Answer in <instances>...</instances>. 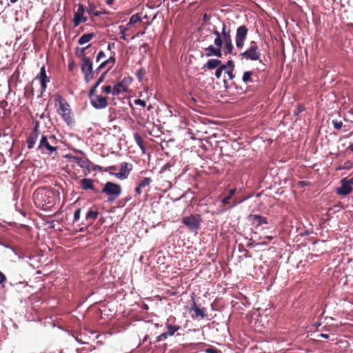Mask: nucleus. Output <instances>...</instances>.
<instances>
[{
    "label": "nucleus",
    "instance_id": "obj_48",
    "mask_svg": "<svg viewBox=\"0 0 353 353\" xmlns=\"http://www.w3.org/2000/svg\"><path fill=\"white\" fill-rule=\"evenodd\" d=\"M117 170V167L116 165H111V166H109V167H107V168H105L104 169V172H108L110 171L112 172V171H115Z\"/></svg>",
    "mask_w": 353,
    "mask_h": 353
},
{
    "label": "nucleus",
    "instance_id": "obj_20",
    "mask_svg": "<svg viewBox=\"0 0 353 353\" xmlns=\"http://www.w3.org/2000/svg\"><path fill=\"white\" fill-rule=\"evenodd\" d=\"M73 159L79 167L81 168H86L88 170L90 171V165H92V162L88 159L77 157H73Z\"/></svg>",
    "mask_w": 353,
    "mask_h": 353
},
{
    "label": "nucleus",
    "instance_id": "obj_44",
    "mask_svg": "<svg viewBox=\"0 0 353 353\" xmlns=\"http://www.w3.org/2000/svg\"><path fill=\"white\" fill-rule=\"evenodd\" d=\"M105 53L101 50L98 52L97 55V58H96V61L97 62H99L100 61V60L103 58H105Z\"/></svg>",
    "mask_w": 353,
    "mask_h": 353
},
{
    "label": "nucleus",
    "instance_id": "obj_24",
    "mask_svg": "<svg viewBox=\"0 0 353 353\" xmlns=\"http://www.w3.org/2000/svg\"><path fill=\"white\" fill-rule=\"evenodd\" d=\"M99 212L97 210H90L86 215L85 219L89 221V223H92L98 217Z\"/></svg>",
    "mask_w": 353,
    "mask_h": 353
},
{
    "label": "nucleus",
    "instance_id": "obj_29",
    "mask_svg": "<svg viewBox=\"0 0 353 353\" xmlns=\"http://www.w3.org/2000/svg\"><path fill=\"white\" fill-rule=\"evenodd\" d=\"M353 168V162L347 161L342 166H339L336 170H350Z\"/></svg>",
    "mask_w": 353,
    "mask_h": 353
},
{
    "label": "nucleus",
    "instance_id": "obj_64",
    "mask_svg": "<svg viewBox=\"0 0 353 353\" xmlns=\"http://www.w3.org/2000/svg\"><path fill=\"white\" fill-rule=\"evenodd\" d=\"M102 63H104V65H105V67H106L107 65H108V66L110 65V64H109V62H108V59L105 60V61H103Z\"/></svg>",
    "mask_w": 353,
    "mask_h": 353
},
{
    "label": "nucleus",
    "instance_id": "obj_42",
    "mask_svg": "<svg viewBox=\"0 0 353 353\" xmlns=\"http://www.w3.org/2000/svg\"><path fill=\"white\" fill-rule=\"evenodd\" d=\"M81 208H78L75 210L74 214V221H79V219L80 218V215H81Z\"/></svg>",
    "mask_w": 353,
    "mask_h": 353
},
{
    "label": "nucleus",
    "instance_id": "obj_6",
    "mask_svg": "<svg viewBox=\"0 0 353 353\" xmlns=\"http://www.w3.org/2000/svg\"><path fill=\"white\" fill-rule=\"evenodd\" d=\"M81 70L84 75L85 82H89L94 77V71L91 59L85 55H81Z\"/></svg>",
    "mask_w": 353,
    "mask_h": 353
},
{
    "label": "nucleus",
    "instance_id": "obj_62",
    "mask_svg": "<svg viewBox=\"0 0 353 353\" xmlns=\"http://www.w3.org/2000/svg\"><path fill=\"white\" fill-rule=\"evenodd\" d=\"M114 43H109V44L108 45V50H111V48H113V47H114Z\"/></svg>",
    "mask_w": 353,
    "mask_h": 353
},
{
    "label": "nucleus",
    "instance_id": "obj_28",
    "mask_svg": "<svg viewBox=\"0 0 353 353\" xmlns=\"http://www.w3.org/2000/svg\"><path fill=\"white\" fill-rule=\"evenodd\" d=\"M134 140H135V142L137 143V144L141 149H143L144 148L143 141V139L141 137V135L139 133H134Z\"/></svg>",
    "mask_w": 353,
    "mask_h": 353
},
{
    "label": "nucleus",
    "instance_id": "obj_4",
    "mask_svg": "<svg viewBox=\"0 0 353 353\" xmlns=\"http://www.w3.org/2000/svg\"><path fill=\"white\" fill-rule=\"evenodd\" d=\"M54 100L59 104V108L57 109L58 114L61 116L62 119L68 125H72L74 121L71 116L70 105L67 101L61 95L56 96Z\"/></svg>",
    "mask_w": 353,
    "mask_h": 353
},
{
    "label": "nucleus",
    "instance_id": "obj_50",
    "mask_svg": "<svg viewBox=\"0 0 353 353\" xmlns=\"http://www.w3.org/2000/svg\"><path fill=\"white\" fill-rule=\"evenodd\" d=\"M233 70H227L226 73L228 74L230 79H232L234 77V75L233 74Z\"/></svg>",
    "mask_w": 353,
    "mask_h": 353
},
{
    "label": "nucleus",
    "instance_id": "obj_9",
    "mask_svg": "<svg viewBox=\"0 0 353 353\" xmlns=\"http://www.w3.org/2000/svg\"><path fill=\"white\" fill-rule=\"evenodd\" d=\"M243 59L251 61H258L261 57V52L256 43L254 41L250 42V48L245 52L240 54Z\"/></svg>",
    "mask_w": 353,
    "mask_h": 353
},
{
    "label": "nucleus",
    "instance_id": "obj_11",
    "mask_svg": "<svg viewBox=\"0 0 353 353\" xmlns=\"http://www.w3.org/2000/svg\"><path fill=\"white\" fill-rule=\"evenodd\" d=\"M132 170V165L128 162H123L121 164L120 171L119 172H110V174L115 176L117 178L123 180L128 177L130 172Z\"/></svg>",
    "mask_w": 353,
    "mask_h": 353
},
{
    "label": "nucleus",
    "instance_id": "obj_57",
    "mask_svg": "<svg viewBox=\"0 0 353 353\" xmlns=\"http://www.w3.org/2000/svg\"><path fill=\"white\" fill-rule=\"evenodd\" d=\"M320 336L322 337V338H324V339H328L329 338V335L327 334H321Z\"/></svg>",
    "mask_w": 353,
    "mask_h": 353
},
{
    "label": "nucleus",
    "instance_id": "obj_33",
    "mask_svg": "<svg viewBox=\"0 0 353 353\" xmlns=\"http://www.w3.org/2000/svg\"><path fill=\"white\" fill-rule=\"evenodd\" d=\"M145 74H146L145 70L143 68H141L137 72V77L139 81H141Z\"/></svg>",
    "mask_w": 353,
    "mask_h": 353
},
{
    "label": "nucleus",
    "instance_id": "obj_58",
    "mask_svg": "<svg viewBox=\"0 0 353 353\" xmlns=\"http://www.w3.org/2000/svg\"><path fill=\"white\" fill-rule=\"evenodd\" d=\"M87 21V17H84L83 15L82 16V17L81 18V23H84Z\"/></svg>",
    "mask_w": 353,
    "mask_h": 353
},
{
    "label": "nucleus",
    "instance_id": "obj_18",
    "mask_svg": "<svg viewBox=\"0 0 353 353\" xmlns=\"http://www.w3.org/2000/svg\"><path fill=\"white\" fill-rule=\"evenodd\" d=\"M191 310H193L195 313V314L192 315V318L201 317V319H203L207 316L205 308L199 307L195 301H194L192 303Z\"/></svg>",
    "mask_w": 353,
    "mask_h": 353
},
{
    "label": "nucleus",
    "instance_id": "obj_12",
    "mask_svg": "<svg viewBox=\"0 0 353 353\" xmlns=\"http://www.w3.org/2000/svg\"><path fill=\"white\" fill-rule=\"evenodd\" d=\"M35 79H39L41 83V93L46 91L47 88V83L50 81V77L46 74L45 66H42L40 70L39 74L35 77Z\"/></svg>",
    "mask_w": 353,
    "mask_h": 353
},
{
    "label": "nucleus",
    "instance_id": "obj_21",
    "mask_svg": "<svg viewBox=\"0 0 353 353\" xmlns=\"http://www.w3.org/2000/svg\"><path fill=\"white\" fill-rule=\"evenodd\" d=\"M222 61L219 59H209L207 63L203 65V69L208 68L209 70H213L216 68H219L221 65Z\"/></svg>",
    "mask_w": 353,
    "mask_h": 353
},
{
    "label": "nucleus",
    "instance_id": "obj_46",
    "mask_svg": "<svg viewBox=\"0 0 353 353\" xmlns=\"http://www.w3.org/2000/svg\"><path fill=\"white\" fill-rule=\"evenodd\" d=\"M134 103L136 105H139L142 107H145L146 105V102L143 100H141V99H136L134 101Z\"/></svg>",
    "mask_w": 353,
    "mask_h": 353
},
{
    "label": "nucleus",
    "instance_id": "obj_23",
    "mask_svg": "<svg viewBox=\"0 0 353 353\" xmlns=\"http://www.w3.org/2000/svg\"><path fill=\"white\" fill-rule=\"evenodd\" d=\"M141 21V18L139 17L138 14H133L130 17L128 23L125 26H124V28H126L127 30L128 31L131 28L132 25Z\"/></svg>",
    "mask_w": 353,
    "mask_h": 353
},
{
    "label": "nucleus",
    "instance_id": "obj_47",
    "mask_svg": "<svg viewBox=\"0 0 353 353\" xmlns=\"http://www.w3.org/2000/svg\"><path fill=\"white\" fill-rule=\"evenodd\" d=\"M30 134H36L37 137L39 136V123H37V124L34 127L32 132Z\"/></svg>",
    "mask_w": 353,
    "mask_h": 353
},
{
    "label": "nucleus",
    "instance_id": "obj_10",
    "mask_svg": "<svg viewBox=\"0 0 353 353\" xmlns=\"http://www.w3.org/2000/svg\"><path fill=\"white\" fill-rule=\"evenodd\" d=\"M248 29L245 26H241L236 30L235 42L239 49H242L244 46V41L247 37Z\"/></svg>",
    "mask_w": 353,
    "mask_h": 353
},
{
    "label": "nucleus",
    "instance_id": "obj_38",
    "mask_svg": "<svg viewBox=\"0 0 353 353\" xmlns=\"http://www.w3.org/2000/svg\"><path fill=\"white\" fill-rule=\"evenodd\" d=\"M225 66V70H234V63L232 60H228L226 64H223Z\"/></svg>",
    "mask_w": 353,
    "mask_h": 353
},
{
    "label": "nucleus",
    "instance_id": "obj_59",
    "mask_svg": "<svg viewBox=\"0 0 353 353\" xmlns=\"http://www.w3.org/2000/svg\"><path fill=\"white\" fill-rule=\"evenodd\" d=\"M88 47H90V45H89V46H88L87 47H85V48H81V52L82 53V55H84V54H84V52H85V50Z\"/></svg>",
    "mask_w": 353,
    "mask_h": 353
},
{
    "label": "nucleus",
    "instance_id": "obj_30",
    "mask_svg": "<svg viewBox=\"0 0 353 353\" xmlns=\"http://www.w3.org/2000/svg\"><path fill=\"white\" fill-rule=\"evenodd\" d=\"M151 182L152 179L150 177H145L139 183V188H145L148 186Z\"/></svg>",
    "mask_w": 353,
    "mask_h": 353
},
{
    "label": "nucleus",
    "instance_id": "obj_35",
    "mask_svg": "<svg viewBox=\"0 0 353 353\" xmlns=\"http://www.w3.org/2000/svg\"><path fill=\"white\" fill-rule=\"evenodd\" d=\"M104 169L105 168L98 165H94L92 163V165H90V170L92 171L104 172Z\"/></svg>",
    "mask_w": 353,
    "mask_h": 353
},
{
    "label": "nucleus",
    "instance_id": "obj_34",
    "mask_svg": "<svg viewBox=\"0 0 353 353\" xmlns=\"http://www.w3.org/2000/svg\"><path fill=\"white\" fill-rule=\"evenodd\" d=\"M113 54H114L113 56H110L108 59L109 64H110L108 69L106 70H108V72L114 66V65L115 64V62H116V59L114 57V52Z\"/></svg>",
    "mask_w": 353,
    "mask_h": 353
},
{
    "label": "nucleus",
    "instance_id": "obj_49",
    "mask_svg": "<svg viewBox=\"0 0 353 353\" xmlns=\"http://www.w3.org/2000/svg\"><path fill=\"white\" fill-rule=\"evenodd\" d=\"M345 183H347L350 187L353 185V176L350 179L344 178L343 179Z\"/></svg>",
    "mask_w": 353,
    "mask_h": 353
},
{
    "label": "nucleus",
    "instance_id": "obj_39",
    "mask_svg": "<svg viewBox=\"0 0 353 353\" xmlns=\"http://www.w3.org/2000/svg\"><path fill=\"white\" fill-rule=\"evenodd\" d=\"M239 203H241V201H237L236 199H234L231 201L230 205L229 206H228L227 208H225L224 210H230V209L234 208V206H236V205H238Z\"/></svg>",
    "mask_w": 353,
    "mask_h": 353
},
{
    "label": "nucleus",
    "instance_id": "obj_17",
    "mask_svg": "<svg viewBox=\"0 0 353 353\" xmlns=\"http://www.w3.org/2000/svg\"><path fill=\"white\" fill-rule=\"evenodd\" d=\"M248 219L252 224H255L256 227L268 223L267 218L259 214H250Z\"/></svg>",
    "mask_w": 353,
    "mask_h": 353
},
{
    "label": "nucleus",
    "instance_id": "obj_45",
    "mask_svg": "<svg viewBox=\"0 0 353 353\" xmlns=\"http://www.w3.org/2000/svg\"><path fill=\"white\" fill-rule=\"evenodd\" d=\"M205 352L206 353H220V351L215 347L208 348Z\"/></svg>",
    "mask_w": 353,
    "mask_h": 353
},
{
    "label": "nucleus",
    "instance_id": "obj_55",
    "mask_svg": "<svg viewBox=\"0 0 353 353\" xmlns=\"http://www.w3.org/2000/svg\"><path fill=\"white\" fill-rule=\"evenodd\" d=\"M141 188H139V185H138V186L135 188V192L137 194H138V195L141 194Z\"/></svg>",
    "mask_w": 353,
    "mask_h": 353
},
{
    "label": "nucleus",
    "instance_id": "obj_61",
    "mask_svg": "<svg viewBox=\"0 0 353 353\" xmlns=\"http://www.w3.org/2000/svg\"><path fill=\"white\" fill-rule=\"evenodd\" d=\"M141 48H148V44L146 43H143L141 46Z\"/></svg>",
    "mask_w": 353,
    "mask_h": 353
},
{
    "label": "nucleus",
    "instance_id": "obj_3",
    "mask_svg": "<svg viewBox=\"0 0 353 353\" xmlns=\"http://www.w3.org/2000/svg\"><path fill=\"white\" fill-rule=\"evenodd\" d=\"M57 140L54 135L42 134L37 149L43 153L52 154L57 150Z\"/></svg>",
    "mask_w": 353,
    "mask_h": 353
},
{
    "label": "nucleus",
    "instance_id": "obj_37",
    "mask_svg": "<svg viewBox=\"0 0 353 353\" xmlns=\"http://www.w3.org/2000/svg\"><path fill=\"white\" fill-rule=\"evenodd\" d=\"M108 73V70H105L101 75V77L99 78V79L97 81V82L95 83V87H98L105 79V77L106 75V74Z\"/></svg>",
    "mask_w": 353,
    "mask_h": 353
},
{
    "label": "nucleus",
    "instance_id": "obj_60",
    "mask_svg": "<svg viewBox=\"0 0 353 353\" xmlns=\"http://www.w3.org/2000/svg\"><path fill=\"white\" fill-rule=\"evenodd\" d=\"M347 149L353 152V143H350Z\"/></svg>",
    "mask_w": 353,
    "mask_h": 353
},
{
    "label": "nucleus",
    "instance_id": "obj_31",
    "mask_svg": "<svg viewBox=\"0 0 353 353\" xmlns=\"http://www.w3.org/2000/svg\"><path fill=\"white\" fill-rule=\"evenodd\" d=\"M119 28L120 30V33H121V37H120V39H123V40H127V38H126V32L128 31L126 28H124V26H119Z\"/></svg>",
    "mask_w": 353,
    "mask_h": 353
},
{
    "label": "nucleus",
    "instance_id": "obj_53",
    "mask_svg": "<svg viewBox=\"0 0 353 353\" xmlns=\"http://www.w3.org/2000/svg\"><path fill=\"white\" fill-rule=\"evenodd\" d=\"M236 192V189H230L228 192V195L230 196L232 198L234 195V194Z\"/></svg>",
    "mask_w": 353,
    "mask_h": 353
},
{
    "label": "nucleus",
    "instance_id": "obj_1",
    "mask_svg": "<svg viewBox=\"0 0 353 353\" xmlns=\"http://www.w3.org/2000/svg\"><path fill=\"white\" fill-rule=\"evenodd\" d=\"M198 41L202 43L205 51V57L212 56L221 58L223 52L227 55L232 54L234 50L230 34V30L227 28L225 23H222L221 31L210 22V16L205 13L203 16L202 23L198 28Z\"/></svg>",
    "mask_w": 353,
    "mask_h": 353
},
{
    "label": "nucleus",
    "instance_id": "obj_7",
    "mask_svg": "<svg viewBox=\"0 0 353 353\" xmlns=\"http://www.w3.org/2000/svg\"><path fill=\"white\" fill-rule=\"evenodd\" d=\"M201 221V216L199 214L184 216L181 221L182 223L184 224L190 232H195L199 230Z\"/></svg>",
    "mask_w": 353,
    "mask_h": 353
},
{
    "label": "nucleus",
    "instance_id": "obj_36",
    "mask_svg": "<svg viewBox=\"0 0 353 353\" xmlns=\"http://www.w3.org/2000/svg\"><path fill=\"white\" fill-rule=\"evenodd\" d=\"M232 197L230 196H229L228 194L225 196L222 200H221V203L223 205H230V203H231V200H232Z\"/></svg>",
    "mask_w": 353,
    "mask_h": 353
},
{
    "label": "nucleus",
    "instance_id": "obj_14",
    "mask_svg": "<svg viewBox=\"0 0 353 353\" xmlns=\"http://www.w3.org/2000/svg\"><path fill=\"white\" fill-rule=\"evenodd\" d=\"M130 79L124 78L122 81L116 84L113 87L112 94L114 96H118L122 92H126L128 90L127 83L130 81Z\"/></svg>",
    "mask_w": 353,
    "mask_h": 353
},
{
    "label": "nucleus",
    "instance_id": "obj_5",
    "mask_svg": "<svg viewBox=\"0 0 353 353\" xmlns=\"http://www.w3.org/2000/svg\"><path fill=\"white\" fill-rule=\"evenodd\" d=\"M121 191V186L119 184L108 181L100 192L108 196L107 201L112 203L120 196Z\"/></svg>",
    "mask_w": 353,
    "mask_h": 353
},
{
    "label": "nucleus",
    "instance_id": "obj_54",
    "mask_svg": "<svg viewBox=\"0 0 353 353\" xmlns=\"http://www.w3.org/2000/svg\"><path fill=\"white\" fill-rule=\"evenodd\" d=\"M74 65V63L73 61H72L70 63H69V64H68L69 70L72 71L73 70Z\"/></svg>",
    "mask_w": 353,
    "mask_h": 353
},
{
    "label": "nucleus",
    "instance_id": "obj_15",
    "mask_svg": "<svg viewBox=\"0 0 353 353\" xmlns=\"http://www.w3.org/2000/svg\"><path fill=\"white\" fill-rule=\"evenodd\" d=\"M94 181L92 179H83L80 181V185L82 190H92L94 193H100L98 188H95L93 185Z\"/></svg>",
    "mask_w": 353,
    "mask_h": 353
},
{
    "label": "nucleus",
    "instance_id": "obj_26",
    "mask_svg": "<svg viewBox=\"0 0 353 353\" xmlns=\"http://www.w3.org/2000/svg\"><path fill=\"white\" fill-rule=\"evenodd\" d=\"M254 72L252 71H245L242 77V81L245 83L253 82L252 76Z\"/></svg>",
    "mask_w": 353,
    "mask_h": 353
},
{
    "label": "nucleus",
    "instance_id": "obj_16",
    "mask_svg": "<svg viewBox=\"0 0 353 353\" xmlns=\"http://www.w3.org/2000/svg\"><path fill=\"white\" fill-rule=\"evenodd\" d=\"M85 8L84 6L79 3L77 5V10L74 12V19H73V25L74 27H77L81 23V18L84 14Z\"/></svg>",
    "mask_w": 353,
    "mask_h": 353
},
{
    "label": "nucleus",
    "instance_id": "obj_2",
    "mask_svg": "<svg viewBox=\"0 0 353 353\" xmlns=\"http://www.w3.org/2000/svg\"><path fill=\"white\" fill-rule=\"evenodd\" d=\"M54 194L52 189L47 187L39 188L35 190L33 199L35 205L43 210H48L53 205Z\"/></svg>",
    "mask_w": 353,
    "mask_h": 353
},
{
    "label": "nucleus",
    "instance_id": "obj_19",
    "mask_svg": "<svg viewBox=\"0 0 353 353\" xmlns=\"http://www.w3.org/2000/svg\"><path fill=\"white\" fill-rule=\"evenodd\" d=\"M341 186L336 188V193L339 195L347 196L352 192V188L350 187L343 179L341 181Z\"/></svg>",
    "mask_w": 353,
    "mask_h": 353
},
{
    "label": "nucleus",
    "instance_id": "obj_52",
    "mask_svg": "<svg viewBox=\"0 0 353 353\" xmlns=\"http://www.w3.org/2000/svg\"><path fill=\"white\" fill-rule=\"evenodd\" d=\"M99 16L101 14H108L110 12L104 9H101V10H98Z\"/></svg>",
    "mask_w": 353,
    "mask_h": 353
},
{
    "label": "nucleus",
    "instance_id": "obj_51",
    "mask_svg": "<svg viewBox=\"0 0 353 353\" xmlns=\"http://www.w3.org/2000/svg\"><path fill=\"white\" fill-rule=\"evenodd\" d=\"M6 280V276L4 275V274H3L1 271H0V284L4 283Z\"/></svg>",
    "mask_w": 353,
    "mask_h": 353
},
{
    "label": "nucleus",
    "instance_id": "obj_41",
    "mask_svg": "<svg viewBox=\"0 0 353 353\" xmlns=\"http://www.w3.org/2000/svg\"><path fill=\"white\" fill-rule=\"evenodd\" d=\"M332 124H333L334 127L337 130H340L343 125V123L341 121H339L337 120H333Z\"/></svg>",
    "mask_w": 353,
    "mask_h": 353
},
{
    "label": "nucleus",
    "instance_id": "obj_32",
    "mask_svg": "<svg viewBox=\"0 0 353 353\" xmlns=\"http://www.w3.org/2000/svg\"><path fill=\"white\" fill-rule=\"evenodd\" d=\"M223 70H225V66H224L223 64H222L219 68H217L216 70L215 71V74H214L215 77L217 79H220L221 78Z\"/></svg>",
    "mask_w": 353,
    "mask_h": 353
},
{
    "label": "nucleus",
    "instance_id": "obj_22",
    "mask_svg": "<svg viewBox=\"0 0 353 353\" xmlns=\"http://www.w3.org/2000/svg\"><path fill=\"white\" fill-rule=\"evenodd\" d=\"M95 36L96 34L94 32L84 34L79 39L78 43L80 45H83L90 41Z\"/></svg>",
    "mask_w": 353,
    "mask_h": 353
},
{
    "label": "nucleus",
    "instance_id": "obj_63",
    "mask_svg": "<svg viewBox=\"0 0 353 353\" xmlns=\"http://www.w3.org/2000/svg\"><path fill=\"white\" fill-rule=\"evenodd\" d=\"M98 67H99V69H101V70L105 68L104 63H101Z\"/></svg>",
    "mask_w": 353,
    "mask_h": 353
},
{
    "label": "nucleus",
    "instance_id": "obj_13",
    "mask_svg": "<svg viewBox=\"0 0 353 353\" xmlns=\"http://www.w3.org/2000/svg\"><path fill=\"white\" fill-rule=\"evenodd\" d=\"M90 103L96 109H103L108 106L107 98L101 95L94 96L90 99Z\"/></svg>",
    "mask_w": 353,
    "mask_h": 353
},
{
    "label": "nucleus",
    "instance_id": "obj_43",
    "mask_svg": "<svg viewBox=\"0 0 353 353\" xmlns=\"http://www.w3.org/2000/svg\"><path fill=\"white\" fill-rule=\"evenodd\" d=\"M97 88H98V87H95V85H94L90 88V90H89L88 95H89V97H90V99H92V97H94V96H96L95 92H96V89H97Z\"/></svg>",
    "mask_w": 353,
    "mask_h": 353
},
{
    "label": "nucleus",
    "instance_id": "obj_27",
    "mask_svg": "<svg viewBox=\"0 0 353 353\" xmlns=\"http://www.w3.org/2000/svg\"><path fill=\"white\" fill-rule=\"evenodd\" d=\"M97 6L93 3H90L89 6L86 9V12L94 17H99L98 10H96Z\"/></svg>",
    "mask_w": 353,
    "mask_h": 353
},
{
    "label": "nucleus",
    "instance_id": "obj_25",
    "mask_svg": "<svg viewBox=\"0 0 353 353\" xmlns=\"http://www.w3.org/2000/svg\"><path fill=\"white\" fill-rule=\"evenodd\" d=\"M38 137L36 134H30L27 138V146L29 150L32 149L35 145Z\"/></svg>",
    "mask_w": 353,
    "mask_h": 353
},
{
    "label": "nucleus",
    "instance_id": "obj_8",
    "mask_svg": "<svg viewBox=\"0 0 353 353\" xmlns=\"http://www.w3.org/2000/svg\"><path fill=\"white\" fill-rule=\"evenodd\" d=\"M176 319H168L165 322V327L167 328V331L163 332L160 335L156 337L155 342L159 343L161 341H163L168 339L169 336H172L174 335L175 332L179 331L181 329V327L178 325H174L173 323Z\"/></svg>",
    "mask_w": 353,
    "mask_h": 353
},
{
    "label": "nucleus",
    "instance_id": "obj_56",
    "mask_svg": "<svg viewBox=\"0 0 353 353\" xmlns=\"http://www.w3.org/2000/svg\"><path fill=\"white\" fill-rule=\"evenodd\" d=\"M114 2V0H105V3L108 6H112Z\"/></svg>",
    "mask_w": 353,
    "mask_h": 353
},
{
    "label": "nucleus",
    "instance_id": "obj_40",
    "mask_svg": "<svg viewBox=\"0 0 353 353\" xmlns=\"http://www.w3.org/2000/svg\"><path fill=\"white\" fill-rule=\"evenodd\" d=\"M112 90H113V88H112L110 85H104L102 87V90L105 94H110V93L112 94Z\"/></svg>",
    "mask_w": 353,
    "mask_h": 353
}]
</instances>
